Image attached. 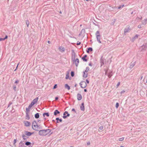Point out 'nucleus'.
Returning a JSON list of instances; mask_svg holds the SVG:
<instances>
[{
    "instance_id": "f257e3e1",
    "label": "nucleus",
    "mask_w": 147,
    "mask_h": 147,
    "mask_svg": "<svg viewBox=\"0 0 147 147\" xmlns=\"http://www.w3.org/2000/svg\"><path fill=\"white\" fill-rule=\"evenodd\" d=\"M51 131V129H49L41 130L39 131L38 134L40 136H45L49 134Z\"/></svg>"
},
{
    "instance_id": "f03ea898",
    "label": "nucleus",
    "mask_w": 147,
    "mask_h": 147,
    "mask_svg": "<svg viewBox=\"0 0 147 147\" xmlns=\"http://www.w3.org/2000/svg\"><path fill=\"white\" fill-rule=\"evenodd\" d=\"M95 35L96 36V38L97 39V41L100 43H101V42L100 41V35L99 32L98 31H96V33Z\"/></svg>"
},
{
    "instance_id": "7ed1b4c3",
    "label": "nucleus",
    "mask_w": 147,
    "mask_h": 147,
    "mask_svg": "<svg viewBox=\"0 0 147 147\" xmlns=\"http://www.w3.org/2000/svg\"><path fill=\"white\" fill-rule=\"evenodd\" d=\"M80 87L82 88H85L87 86L86 83L84 81H82L80 83Z\"/></svg>"
},
{
    "instance_id": "20e7f679",
    "label": "nucleus",
    "mask_w": 147,
    "mask_h": 147,
    "mask_svg": "<svg viewBox=\"0 0 147 147\" xmlns=\"http://www.w3.org/2000/svg\"><path fill=\"white\" fill-rule=\"evenodd\" d=\"M70 116V114L68 113V112L67 111L64 112L63 113V118L65 119L67 117H69Z\"/></svg>"
},
{
    "instance_id": "39448f33",
    "label": "nucleus",
    "mask_w": 147,
    "mask_h": 147,
    "mask_svg": "<svg viewBox=\"0 0 147 147\" xmlns=\"http://www.w3.org/2000/svg\"><path fill=\"white\" fill-rule=\"evenodd\" d=\"M71 51H72L71 59L73 61H75V59L76 53H75L74 50H72Z\"/></svg>"
},
{
    "instance_id": "423d86ee",
    "label": "nucleus",
    "mask_w": 147,
    "mask_h": 147,
    "mask_svg": "<svg viewBox=\"0 0 147 147\" xmlns=\"http://www.w3.org/2000/svg\"><path fill=\"white\" fill-rule=\"evenodd\" d=\"M38 99V97H36L31 102L30 104L33 106L37 102Z\"/></svg>"
},
{
    "instance_id": "0eeeda50",
    "label": "nucleus",
    "mask_w": 147,
    "mask_h": 147,
    "mask_svg": "<svg viewBox=\"0 0 147 147\" xmlns=\"http://www.w3.org/2000/svg\"><path fill=\"white\" fill-rule=\"evenodd\" d=\"M37 124H37L36 121L35 120H34L33 121L32 123V129L34 130H36V131H38V129H36V127L34 128L33 127H34V125H36Z\"/></svg>"
},
{
    "instance_id": "6e6552de",
    "label": "nucleus",
    "mask_w": 147,
    "mask_h": 147,
    "mask_svg": "<svg viewBox=\"0 0 147 147\" xmlns=\"http://www.w3.org/2000/svg\"><path fill=\"white\" fill-rule=\"evenodd\" d=\"M25 135L28 136H30L34 133V132H31L27 131H25Z\"/></svg>"
},
{
    "instance_id": "1a4fd4ad",
    "label": "nucleus",
    "mask_w": 147,
    "mask_h": 147,
    "mask_svg": "<svg viewBox=\"0 0 147 147\" xmlns=\"http://www.w3.org/2000/svg\"><path fill=\"white\" fill-rule=\"evenodd\" d=\"M33 106L30 104L29 105L28 108H26V112H29L30 111V109Z\"/></svg>"
},
{
    "instance_id": "9d476101",
    "label": "nucleus",
    "mask_w": 147,
    "mask_h": 147,
    "mask_svg": "<svg viewBox=\"0 0 147 147\" xmlns=\"http://www.w3.org/2000/svg\"><path fill=\"white\" fill-rule=\"evenodd\" d=\"M24 125L26 127L29 126L31 125L30 122L27 121H24Z\"/></svg>"
},
{
    "instance_id": "9b49d317",
    "label": "nucleus",
    "mask_w": 147,
    "mask_h": 147,
    "mask_svg": "<svg viewBox=\"0 0 147 147\" xmlns=\"http://www.w3.org/2000/svg\"><path fill=\"white\" fill-rule=\"evenodd\" d=\"M87 57V55H85L82 57V59L83 61L87 62L88 61L87 59L86 58Z\"/></svg>"
},
{
    "instance_id": "f8f14e48",
    "label": "nucleus",
    "mask_w": 147,
    "mask_h": 147,
    "mask_svg": "<svg viewBox=\"0 0 147 147\" xmlns=\"http://www.w3.org/2000/svg\"><path fill=\"white\" fill-rule=\"evenodd\" d=\"M80 109L82 111H84V102H82L80 106Z\"/></svg>"
},
{
    "instance_id": "ddd939ff",
    "label": "nucleus",
    "mask_w": 147,
    "mask_h": 147,
    "mask_svg": "<svg viewBox=\"0 0 147 147\" xmlns=\"http://www.w3.org/2000/svg\"><path fill=\"white\" fill-rule=\"evenodd\" d=\"M56 120L57 121L56 122V123H59V122H61L62 121V119L61 118L60 119L59 117L56 118Z\"/></svg>"
},
{
    "instance_id": "4468645a",
    "label": "nucleus",
    "mask_w": 147,
    "mask_h": 147,
    "mask_svg": "<svg viewBox=\"0 0 147 147\" xmlns=\"http://www.w3.org/2000/svg\"><path fill=\"white\" fill-rule=\"evenodd\" d=\"M77 98L78 100H80L82 98V96L80 94H77Z\"/></svg>"
},
{
    "instance_id": "2eb2a0df",
    "label": "nucleus",
    "mask_w": 147,
    "mask_h": 147,
    "mask_svg": "<svg viewBox=\"0 0 147 147\" xmlns=\"http://www.w3.org/2000/svg\"><path fill=\"white\" fill-rule=\"evenodd\" d=\"M93 51V49L91 47H89L87 48L86 50V51L87 53H89L90 51Z\"/></svg>"
},
{
    "instance_id": "dca6fc26",
    "label": "nucleus",
    "mask_w": 147,
    "mask_h": 147,
    "mask_svg": "<svg viewBox=\"0 0 147 147\" xmlns=\"http://www.w3.org/2000/svg\"><path fill=\"white\" fill-rule=\"evenodd\" d=\"M74 62H75V63L76 66V67L78 66V64H79V60L78 59L76 58Z\"/></svg>"
},
{
    "instance_id": "f3484780",
    "label": "nucleus",
    "mask_w": 147,
    "mask_h": 147,
    "mask_svg": "<svg viewBox=\"0 0 147 147\" xmlns=\"http://www.w3.org/2000/svg\"><path fill=\"white\" fill-rule=\"evenodd\" d=\"M29 112H26V119L27 120H29L30 119V116L29 115Z\"/></svg>"
},
{
    "instance_id": "a211bd4d",
    "label": "nucleus",
    "mask_w": 147,
    "mask_h": 147,
    "mask_svg": "<svg viewBox=\"0 0 147 147\" xmlns=\"http://www.w3.org/2000/svg\"><path fill=\"white\" fill-rule=\"evenodd\" d=\"M103 56H102L100 59L101 65L102 66V65L104 64V60L103 59Z\"/></svg>"
},
{
    "instance_id": "6ab92c4d",
    "label": "nucleus",
    "mask_w": 147,
    "mask_h": 147,
    "mask_svg": "<svg viewBox=\"0 0 147 147\" xmlns=\"http://www.w3.org/2000/svg\"><path fill=\"white\" fill-rule=\"evenodd\" d=\"M60 113V112L59 111H58V110H56L54 111V115L55 116H56L57 114H59Z\"/></svg>"
},
{
    "instance_id": "aec40b11",
    "label": "nucleus",
    "mask_w": 147,
    "mask_h": 147,
    "mask_svg": "<svg viewBox=\"0 0 147 147\" xmlns=\"http://www.w3.org/2000/svg\"><path fill=\"white\" fill-rule=\"evenodd\" d=\"M142 48V50L145 49L147 47V44L145 43L141 46Z\"/></svg>"
},
{
    "instance_id": "412c9836",
    "label": "nucleus",
    "mask_w": 147,
    "mask_h": 147,
    "mask_svg": "<svg viewBox=\"0 0 147 147\" xmlns=\"http://www.w3.org/2000/svg\"><path fill=\"white\" fill-rule=\"evenodd\" d=\"M113 72L112 71H110L108 73L107 76L109 78H110L113 76Z\"/></svg>"
},
{
    "instance_id": "4be33fe9",
    "label": "nucleus",
    "mask_w": 147,
    "mask_h": 147,
    "mask_svg": "<svg viewBox=\"0 0 147 147\" xmlns=\"http://www.w3.org/2000/svg\"><path fill=\"white\" fill-rule=\"evenodd\" d=\"M59 49L60 51L61 52H63L65 51V48L64 47H59Z\"/></svg>"
},
{
    "instance_id": "5701e85b",
    "label": "nucleus",
    "mask_w": 147,
    "mask_h": 147,
    "mask_svg": "<svg viewBox=\"0 0 147 147\" xmlns=\"http://www.w3.org/2000/svg\"><path fill=\"white\" fill-rule=\"evenodd\" d=\"M42 115L44 117H45V115L48 117L49 116V113L48 112L45 113L43 114Z\"/></svg>"
},
{
    "instance_id": "b1692460",
    "label": "nucleus",
    "mask_w": 147,
    "mask_h": 147,
    "mask_svg": "<svg viewBox=\"0 0 147 147\" xmlns=\"http://www.w3.org/2000/svg\"><path fill=\"white\" fill-rule=\"evenodd\" d=\"M22 137L24 140H27V138H28V137L26 136L24 134L22 135Z\"/></svg>"
},
{
    "instance_id": "393cba45",
    "label": "nucleus",
    "mask_w": 147,
    "mask_h": 147,
    "mask_svg": "<svg viewBox=\"0 0 147 147\" xmlns=\"http://www.w3.org/2000/svg\"><path fill=\"white\" fill-rule=\"evenodd\" d=\"M34 117L36 119H38L39 117V114L38 113H37L34 115Z\"/></svg>"
},
{
    "instance_id": "a878e982",
    "label": "nucleus",
    "mask_w": 147,
    "mask_h": 147,
    "mask_svg": "<svg viewBox=\"0 0 147 147\" xmlns=\"http://www.w3.org/2000/svg\"><path fill=\"white\" fill-rule=\"evenodd\" d=\"M31 143L30 142L28 141L25 142V145L27 146H30Z\"/></svg>"
},
{
    "instance_id": "bb28decb",
    "label": "nucleus",
    "mask_w": 147,
    "mask_h": 147,
    "mask_svg": "<svg viewBox=\"0 0 147 147\" xmlns=\"http://www.w3.org/2000/svg\"><path fill=\"white\" fill-rule=\"evenodd\" d=\"M135 65V62H134L133 63H131V65L130 66L129 68L130 69H132L133 67Z\"/></svg>"
},
{
    "instance_id": "cd10ccee",
    "label": "nucleus",
    "mask_w": 147,
    "mask_h": 147,
    "mask_svg": "<svg viewBox=\"0 0 147 147\" xmlns=\"http://www.w3.org/2000/svg\"><path fill=\"white\" fill-rule=\"evenodd\" d=\"M85 72L83 71V77L84 78H86L88 76V74L86 73V74L85 73Z\"/></svg>"
},
{
    "instance_id": "c85d7f7f",
    "label": "nucleus",
    "mask_w": 147,
    "mask_h": 147,
    "mask_svg": "<svg viewBox=\"0 0 147 147\" xmlns=\"http://www.w3.org/2000/svg\"><path fill=\"white\" fill-rule=\"evenodd\" d=\"M65 88H66L68 90H69L70 89V87L67 84H65Z\"/></svg>"
},
{
    "instance_id": "c756f323",
    "label": "nucleus",
    "mask_w": 147,
    "mask_h": 147,
    "mask_svg": "<svg viewBox=\"0 0 147 147\" xmlns=\"http://www.w3.org/2000/svg\"><path fill=\"white\" fill-rule=\"evenodd\" d=\"M147 21V19H144L143 20L142 22V24L143 25H145L146 24V22Z\"/></svg>"
},
{
    "instance_id": "7c9ffc66",
    "label": "nucleus",
    "mask_w": 147,
    "mask_h": 147,
    "mask_svg": "<svg viewBox=\"0 0 147 147\" xmlns=\"http://www.w3.org/2000/svg\"><path fill=\"white\" fill-rule=\"evenodd\" d=\"M139 35L138 34H136L135 36H134L132 38V39H133V40H135L136 39H137L138 36H139Z\"/></svg>"
},
{
    "instance_id": "2f4dec72",
    "label": "nucleus",
    "mask_w": 147,
    "mask_h": 147,
    "mask_svg": "<svg viewBox=\"0 0 147 147\" xmlns=\"http://www.w3.org/2000/svg\"><path fill=\"white\" fill-rule=\"evenodd\" d=\"M85 33V29H82L81 31V33H82L83 34V35H84Z\"/></svg>"
},
{
    "instance_id": "473e14b6",
    "label": "nucleus",
    "mask_w": 147,
    "mask_h": 147,
    "mask_svg": "<svg viewBox=\"0 0 147 147\" xmlns=\"http://www.w3.org/2000/svg\"><path fill=\"white\" fill-rule=\"evenodd\" d=\"M71 75V77H73L74 76V71H71L70 73Z\"/></svg>"
},
{
    "instance_id": "72a5a7b5",
    "label": "nucleus",
    "mask_w": 147,
    "mask_h": 147,
    "mask_svg": "<svg viewBox=\"0 0 147 147\" xmlns=\"http://www.w3.org/2000/svg\"><path fill=\"white\" fill-rule=\"evenodd\" d=\"M129 29V28H126L124 29V32L127 33L128 32Z\"/></svg>"
},
{
    "instance_id": "f704fd0d",
    "label": "nucleus",
    "mask_w": 147,
    "mask_h": 147,
    "mask_svg": "<svg viewBox=\"0 0 147 147\" xmlns=\"http://www.w3.org/2000/svg\"><path fill=\"white\" fill-rule=\"evenodd\" d=\"M89 69V67H86V70L84 71L87 73V72L88 71Z\"/></svg>"
},
{
    "instance_id": "c9c22d12",
    "label": "nucleus",
    "mask_w": 147,
    "mask_h": 147,
    "mask_svg": "<svg viewBox=\"0 0 147 147\" xmlns=\"http://www.w3.org/2000/svg\"><path fill=\"white\" fill-rule=\"evenodd\" d=\"M17 140L16 139H14L13 142V144L14 146H16V145L15 144L17 142Z\"/></svg>"
},
{
    "instance_id": "e433bc0d",
    "label": "nucleus",
    "mask_w": 147,
    "mask_h": 147,
    "mask_svg": "<svg viewBox=\"0 0 147 147\" xmlns=\"http://www.w3.org/2000/svg\"><path fill=\"white\" fill-rule=\"evenodd\" d=\"M13 90H14V91H16V85L14 84L13 85Z\"/></svg>"
},
{
    "instance_id": "4c0bfd02",
    "label": "nucleus",
    "mask_w": 147,
    "mask_h": 147,
    "mask_svg": "<svg viewBox=\"0 0 147 147\" xmlns=\"http://www.w3.org/2000/svg\"><path fill=\"white\" fill-rule=\"evenodd\" d=\"M19 147H26V146H25L24 144H21V145L19 144Z\"/></svg>"
},
{
    "instance_id": "58836bf2",
    "label": "nucleus",
    "mask_w": 147,
    "mask_h": 147,
    "mask_svg": "<svg viewBox=\"0 0 147 147\" xmlns=\"http://www.w3.org/2000/svg\"><path fill=\"white\" fill-rule=\"evenodd\" d=\"M119 106V104L118 102H117L115 105V107L117 108Z\"/></svg>"
},
{
    "instance_id": "ea45409f",
    "label": "nucleus",
    "mask_w": 147,
    "mask_h": 147,
    "mask_svg": "<svg viewBox=\"0 0 147 147\" xmlns=\"http://www.w3.org/2000/svg\"><path fill=\"white\" fill-rule=\"evenodd\" d=\"M69 75L68 73L66 75V77H65V79H67L69 78Z\"/></svg>"
},
{
    "instance_id": "a19ab883",
    "label": "nucleus",
    "mask_w": 147,
    "mask_h": 147,
    "mask_svg": "<svg viewBox=\"0 0 147 147\" xmlns=\"http://www.w3.org/2000/svg\"><path fill=\"white\" fill-rule=\"evenodd\" d=\"M26 23L27 25V26L28 27L29 25V22L28 20H26Z\"/></svg>"
},
{
    "instance_id": "79ce46f5",
    "label": "nucleus",
    "mask_w": 147,
    "mask_h": 147,
    "mask_svg": "<svg viewBox=\"0 0 147 147\" xmlns=\"http://www.w3.org/2000/svg\"><path fill=\"white\" fill-rule=\"evenodd\" d=\"M57 88V85L56 84H55L54 86L53 89H55Z\"/></svg>"
},
{
    "instance_id": "37998d69",
    "label": "nucleus",
    "mask_w": 147,
    "mask_h": 147,
    "mask_svg": "<svg viewBox=\"0 0 147 147\" xmlns=\"http://www.w3.org/2000/svg\"><path fill=\"white\" fill-rule=\"evenodd\" d=\"M124 139V138L122 137L121 138H120L119 139V140L120 141H122Z\"/></svg>"
},
{
    "instance_id": "c03bdc74",
    "label": "nucleus",
    "mask_w": 147,
    "mask_h": 147,
    "mask_svg": "<svg viewBox=\"0 0 147 147\" xmlns=\"http://www.w3.org/2000/svg\"><path fill=\"white\" fill-rule=\"evenodd\" d=\"M36 127H37V129H38V128L39 127V125H38V124L36 125H34V127L36 128Z\"/></svg>"
},
{
    "instance_id": "a18cd8bd",
    "label": "nucleus",
    "mask_w": 147,
    "mask_h": 147,
    "mask_svg": "<svg viewBox=\"0 0 147 147\" xmlns=\"http://www.w3.org/2000/svg\"><path fill=\"white\" fill-rule=\"evenodd\" d=\"M19 82V80H17L15 82L14 84H18V83Z\"/></svg>"
},
{
    "instance_id": "49530a36",
    "label": "nucleus",
    "mask_w": 147,
    "mask_h": 147,
    "mask_svg": "<svg viewBox=\"0 0 147 147\" xmlns=\"http://www.w3.org/2000/svg\"><path fill=\"white\" fill-rule=\"evenodd\" d=\"M8 38V36L7 35H5V37L3 38V40H5L7 39Z\"/></svg>"
},
{
    "instance_id": "de8ad7c7",
    "label": "nucleus",
    "mask_w": 147,
    "mask_h": 147,
    "mask_svg": "<svg viewBox=\"0 0 147 147\" xmlns=\"http://www.w3.org/2000/svg\"><path fill=\"white\" fill-rule=\"evenodd\" d=\"M12 103L11 102H10L9 103L7 107H9L12 104Z\"/></svg>"
},
{
    "instance_id": "09e8293b",
    "label": "nucleus",
    "mask_w": 147,
    "mask_h": 147,
    "mask_svg": "<svg viewBox=\"0 0 147 147\" xmlns=\"http://www.w3.org/2000/svg\"><path fill=\"white\" fill-rule=\"evenodd\" d=\"M120 84V82H118V84H117L116 85L117 88H118V86H119V85Z\"/></svg>"
},
{
    "instance_id": "8fccbe9b",
    "label": "nucleus",
    "mask_w": 147,
    "mask_h": 147,
    "mask_svg": "<svg viewBox=\"0 0 147 147\" xmlns=\"http://www.w3.org/2000/svg\"><path fill=\"white\" fill-rule=\"evenodd\" d=\"M80 44H81V42H79V41H78L77 42V43L76 45H80Z\"/></svg>"
},
{
    "instance_id": "3c124183",
    "label": "nucleus",
    "mask_w": 147,
    "mask_h": 147,
    "mask_svg": "<svg viewBox=\"0 0 147 147\" xmlns=\"http://www.w3.org/2000/svg\"><path fill=\"white\" fill-rule=\"evenodd\" d=\"M103 126H101L99 127V129L101 130H102L103 129Z\"/></svg>"
},
{
    "instance_id": "603ef678",
    "label": "nucleus",
    "mask_w": 147,
    "mask_h": 147,
    "mask_svg": "<svg viewBox=\"0 0 147 147\" xmlns=\"http://www.w3.org/2000/svg\"><path fill=\"white\" fill-rule=\"evenodd\" d=\"M71 111H74L75 112V113H76V111L73 108L72 109Z\"/></svg>"
},
{
    "instance_id": "864d4df0",
    "label": "nucleus",
    "mask_w": 147,
    "mask_h": 147,
    "mask_svg": "<svg viewBox=\"0 0 147 147\" xmlns=\"http://www.w3.org/2000/svg\"><path fill=\"white\" fill-rule=\"evenodd\" d=\"M138 27L139 28H142V26L141 25H139L138 26Z\"/></svg>"
},
{
    "instance_id": "5fc2aeb1",
    "label": "nucleus",
    "mask_w": 147,
    "mask_h": 147,
    "mask_svg": "<svg viewBox=\"0 0 147 147\" xmlns=\"http://www.w3.org/2000/svg\"><path fill=\"white\" fill-rule=\"evenodd\" d=\"M125 92V91L124 90H123L121 92V94H122L124 93Z\"/></svg>"
},
{
    "instance_id": "6e6d98bb",
    "label": "nucleus",
    "mask_w": 147,
    "mask_h": 147,
    "mask_svg": "<svg viewBox=\"0 0 147 147\" xmlns=\"http://www.w3.org/2000/svg\"><path fill=\"white\" fill-rule=\"evenodd\" d=\"M115 20H116L114 19V21H113V22H112L111 24H112L113 25L114 24L115 22Z\"/></svg>"
},
{
    "instance_id": "4d7b16f0",
    "label": "nucleus",
    "mask_w": 147,
    "mask_h": 147,
    "mask_svg": "<svg viewBox=\"0 0 147 147\" xmlns=\"http://www.w3.org/2000/svg\"><path fill=\"white\" fill-rule=\"evenodd\" d=\"M86 83L88 84H89V81L88 79H86Z\"/></svg>"
},
{
    "instance_id": "13d9d810",
    "label": "nucleus",
    "mask_w": 147,
    "mask_h": 147,
    "mask_svg": "<svg viewBox=\"0 0 147 147\" xmlns=\"http://www.w3.org/2000/svg\"><path fill=\"white\" fill-rule=\"evenodd\" d=\"M59 99V98L58 97H55V100H57Z\"/></svg>"
},
{
    "instance_id": "bf43d9fd",
    "label": "nucleus",
    "mask_w": 147,
    "mask_h": 147,
    "mask_svg": "<svg viewBox=\"0 0 147 147\" xmlns=\"http://www.w3.org/2000/svg\"><path fill=\"white\" fill-rule=\"evenodd\" d=\"M122 7H121V5H120L118 7V9H120Z\"/></svg>"
},
{
    "instance_id": "052dcab7",
    "label": "nucleus",
    "mask_w": 147,
    "mask_h": 147,
    "mask_svg": "<svg viewBox=\"0 0 147 147\" xmlns=\"http://www.w3.org/2000/svg\"><path fill=\"white\" fill-rule=\"evenodd\" d=\"M90 66H92V64L91 62H90V63H89L88 64Z\"/></svg>"
},
{
    "instance_id": "680f3d73",
    "label": "nucleus",
    "mask_w": 147,
    "mask_h": 147,
    "mask_svg": "<svg viewBox=\"0 0 147 147\" xmlns=\"http://www.w3.org/2000/svg\"><path fill=\"white\" fill-rule=\"evenodd\" d=\"M107 70L105 71V75L107 76V75H108V74H107Z\"/></svg>"
},
{
    "instance_id": "e2e57ef3",
    "label": "nucleus",
    "mask_w": 147,
    "mask_h": 147,
    "mask_svg": "<svg viewBox=\"0 0 147 147\" xmlns=\"http://www.w3.org/2000/svg\"><path fill=\"white\" fill-rule=\"evenodd\" d=\"M2 40H3V38H0V41H1Z\"/></svg>"
},
{
    "instance_id": "0e129e2a",
    "label": "nucleus",
    "mask_w": 147,
    "mask_h": 147,
    "mask_svg": "<svg viewBox=\"0 0 147 147\" xmlns=\"http://www.w3.org/2000/svg\"><path fill=\"white\" fill-rule=\"evenodd\" d=\"M19 144H24V143H23V142H22V141H21V142Z\"/></svg>"
},
{
    "instance_id": "69168bd1",
    "label": "nucleus",
    "mask_w": 147,
    "mask_h": 147,
    "mask_svg": "<svg viewBox=\"0 0 147 147\" xmlns=\"http://www.w3.org/2000/svg\"><path fill=\"white\" fill-rule=\"evenodd\" d=\"M138 18L139 19H140V20H141L142 18V16H140V18L139 17H138Z\"/></svg>"
},
{
    "instance_id": "338daca9",
    "label": "nucleus",
    "mask_w": 147,
    "mask_h": 147,
    "mask_svg": "<svg viewBox=\"0 0 147 147\" xmlns=\"http://www.w3.org/2000/svg\"><path fill=\"white\" fill-rule=\"evenodd\" d=\"M84 91L85 92H86L87 91V89H84Z\"/></svg>"
},
{
    "instance_id": "774afa93",
    "label": "nucleus",
    "mask_w": 147,
    "mask_h": 147,
    "mask_svg": "<svg viewBox=\"0 0 147 147\" xmlns=\"http://www.w3.org/2000/svg\"><path fill=\"white\" fill-rule=\"evenodd\" d=\"M90 142H88L87 143V145H90Z\"/></svg>"
}]
</instances>
